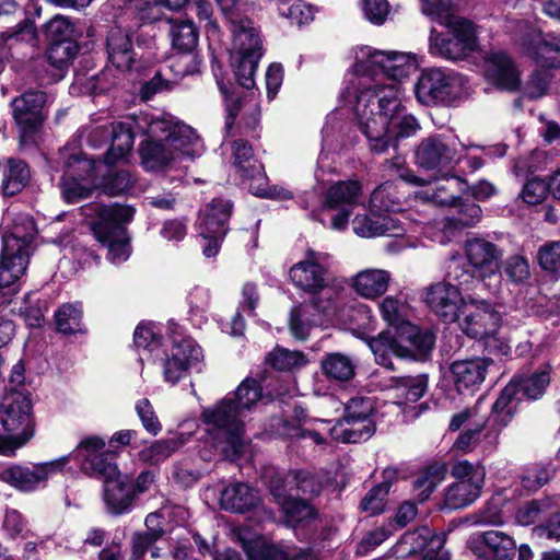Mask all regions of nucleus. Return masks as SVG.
Returning a JSON list of instances; mask_svg holds the SVG:
<instances>
[{"instance_id":"de8ad7c7","label":"nucleus","mask_w":560,"mask_h":560,"mask_svg":"<svg viewBox=\"0 0 560 560\" xmlns=\"http://www.w3.org/2000/svg\"><path fill=\"white\" fill-rule=\"evenodd\" d=\"M30 178V170L26 164L16 159H9L3 173L2 190L4 195L14 196L21 191Z\"/></svg>"},{"instance_id":"338daca9","label":"nucleus","mask_w":560,"mask_h":560,"mask_svg":"<svg viewBox=\"0 0 560 560\" xmlns=\"http://www.w3.org/2000/svg\"><path fill=\"white\" fill-rule=\"evenodd\" d=\"M135 178L125 170L118 171L107 177L103 184V191L108 196H119L133 188Z\"/></svg>"},{"instance_id":"ddd939ff","label":"nucleus","mask_w":560,"mask_h":560,"mask_svg":"<svg viewBox=\"0 0 560 560\" xmlns=\"http://www.w3.org/2000/svg\"><path fill=\"white\" fill-rule=\"evenodd\" d=\"M329 267L328 254L308 249L305 258L291 267L289 275L298 288L317 293L328 283Z\"/></svg>"},{"instance_id":"393cba45","label":"nucleus","mask_w":560,"mask_h":560,"mask_svg":"<svg viewBox=\"0 0 560 560\" xmlns=\"http://www.w3.org/2000/svg\"><path fill=\"white\" fill-rule=\"evenodd\" d=\"M398 351L402 359H425L432 351L435 337L430 330H421L412 324L398 328Z\"/></svg>"},{"instance_id":"ea45409f","label":"nucleus","mask_w":560,"mask_h":560,"mask_svg":"<svg viewBox=\"0 0 560 560\" xmlns=\"http://www.w3.org/2000/svg\"><path fill=\"white\" fill-rule=\"evenodd\" d=\"M353 231L361 237H375L382 235H397L392 218L387 215H357L353 219Z\"/></svg>"},{"instance_id":"bf43d9fd","label":"nucleus","mask_w":560,"mask_h":560,"mask_svg":"<svg viewBox=\"0 0 560 560\" xmlns=\"http://www.w3.org/2000/svg\"><path fill=\"white\" fill-rule=\"evenodd\" d=\"M269 364L279 371H291L306 364L305 355L300 351L276 348L267 357Z\"/></svg>"},{"instance_id":"9d476101","label":"nucleus","mask_w":560,"mask_h":560,"mask_svg":"<svg viewBox=\"0 0 560 560\" xmlns=\"http://www.w3.org/2000/svg\"><path fill=\"white\" fill-rule=\"evenodd\" d=\"M30 236H21L18 229L2 236L0 257V288H8L25 272L30 260Z\"/></svg>"},{"instance_id":"c756f323","label":"nucleus","mask_w":560,"mask_h":560,"mask_svg":"<svg viewBox=\"0 0 560 560\" xmlns=\"http://www.w3.org/2000/svg\"><path fill=\"white\" fill-rule=\"evenodd\" d=\"M231 158L237 173L250 180H264V167L254 155L252 145L243 140H235L230 145Z\"/></svg>"},{"instance_id":"864d4df0","label":"nucleus","mask_w":560,"mask_h":560,"mask_svg":"<svg viewBox=\"0 0 560 560\" xmlns=\"http://www.w3.org/2000/svg\"><path fill=\"white\" fill-rule=\"evenodd\" d=\"M262 54L249 56L231 55L232 67L234 68L235 78L240 85L249 90L255 86V72Z\"/></svg>"},{"instance_id":"1a4fd4ad","label":"nucleus","mask_w":560,"mask_h":560,"mask_svg":"<svg viewBox=\"0 0 560 560\" xmlns=\"http://www.w3.org/2000/svg\"><path fill=\"white\" fill-rule=\"evenodd\" d=\"M458 140L443 135L429 136L422 139L415 149V163L427 171L444 170L462 159Z\"/></svg>"},{"instance_id":"bb28decb","label":"nucleus","mask_w":560,"mask_h":560,"mask_svg":"<svg viewBox=\"0 0 560 560\" xmlns=\"http://www.w3.org/2000/svg\"><path fill=\"white\" fill-rule=\"evenodd\" d=\"M392 275L388 270L368 268L353 277L352 288L360 296L375 300L386 293Z\"/></svg>"},{"instance_id":"79ce46f5","label":"nucleus","mask_w":560,"mask_h":560,"mask_svg":"<svg viewBox=\"0 0 560 560\" xmlns=\"http://www.w3.org/2000/svg\"><path fill=\"white\" fill-rule=\"evenodd\" d=\"M112 143L105 155V163L113 165L124 160L131 151L133 145V133L129 126L122 122L113 124L110 127Z\"/></svg>"},{"instance_id":"b1692460","label":"nucleus","mask_w":560,"mask_h":560,"mask_svg":"<svg viewBox=\"0 0 560 560\" xmlns=\"http://www.w3.org/2000/svg\"><path fill=\"white\" fill-rule=\"evenodd\" d=\"M515 549L514 540L500 530L483 532L471 542L472 552L487 560H513Z\"/></svg>"},{"instance_id":"37998d69","label":"nucleus","mask_w":560,"mask_h":560,"mask_svg":"<svg viewBox=\"0 0 560 560\" xmlns=\"http://www.w3.org/2000/svg\"><path fill=\"white\" fill-rule=\"evenodd\" d=\"M518 384L513 378L502 390L492 406V420L505 427L512 419L517 408Z\"/></svg>"},{"instance_id":"f3484780","label":"nucleus","mask_w":560,"mask_h":560,"mask_svg":"<svg viewBox=\"0 0 560 560\" xmlns=\"http://www.w3.org/2000/svg\"><path fill=\"white\" fill-rule=\"evenodd\" d=\"M201 348L191 338L174 339L173 346L163 361L164 380L176 384L186 376L187 371L199 363Z\"/></svg>"},{"instance_id":"09e8293b","label":"nucleus","mask_w":560,"mask_h":560,"mask_svg":"<svg viewBox=\"0 0 560 560\" xmlns=\"http://www.w3.org/2000/svg\"><path fill=\"white\" fill-rule=\"evenodd\" d=\"M551 366L546 363L539 368L538 371L533 374L516 378L518 384V393L522 390L523 394L529 399L540 398L550 383Z\"/></svg>"},{"instance_id":"774afa93","label":"nucleus","mask_w":560,"mask_h":560,"mask_svg":"<svg viewBox=\"0 0 560 560\" xmlns=\"http://www.w3.org/2000/svg\"><path fill=\"white\" fill-rule=\"evenodd\" d=\"M537 262L546 271L560 270V241L547 242L537 250Z\"/></svg>"},{"instance_id":"4be33fe9","label":"nucleus","mask_w":560,"mask_h":560,"mask_svg":"<svg viewBox=\"0 0 560 560\" xmlns=\"http://www.w3.org/2000/svg\"><path fill=\"white\" fill-rule=\"evenodd\" d=\"M491 360L475 358L457 360L451 365L452 378L459 393H474L483 383Z\"/></svg>"},{"instance_id":"69168bd1","label":"nucleus","mask_w":560,"mask_h":560,"mask_svg":"<svg viewBox=\"0 0 560 560\" xmlns=\"http://www.w3.org/2000/svg\"><path fill=\"white\" fill-rule=\"evenodd\" d=\"M452 10V0H421V12L440 24H445L457 18Z\"/></svg>"},{"instance_id":"f8f14e48","label":"nucleus","mask_w":560,"mask_h":560,"mask_svg":"<svg viewBox=\"0 0 560 560\" xmlns=\"http://www.w3.org/2000/svg\"><path fill=\"white\" fill-rule=\"evenodd\" d=\"M444 535L435 534L428 526L407 532L395 547L398 557L421 553L419 560H450L448 552L443 548Z\"/></svg>"},{"instance_id":"20e7f679","label":"nucleus","mask_w":560,"mask_h":560,"mask_svg":"<svg viewBox=\"0 0 560 560\" xmlns=\"http://www.w3.org/2000/svg\"><path fill=\"white\" fill-rule=\"evenodd\" d=\"M147 136L164 140L174 151L178 161L183 156L195 158L203 149L202 142L196 131L188 125L177 121L171 115H161L147 120Z\"/></svg>"},{"instance_id":"a878e982","label":"nucleus","mask_w":560,"mask_h":560,"mask_svg":"<svg viewBox=\"0 0 560 560\" xmlns=\"http://www.w3.org/2000/svg\"><path fill=\"white\" fill-rule=\"evenodd\" d=\"M232 213V205L222 198H214L200 212L198 231L200 236L224 237L228 222Z\"/></svg>"},{"instance_id":"58836bf2","label":"nucleus","mask_w":560,"mask_h":560,"mask_svg":"<svg viewBox=\"0 0 560 560\" xmlns=\"http://www.w3.org/2000/svg\"><path fill=\"white\" fill-rule=\"evenodd\" d=\"M398 331H383L369 340V347L374 354L375 362L387 370L393 371V357L401 358L398 351Z\"/></svg>"},{"instance_id":"c03bdc74","label":"nucleus","mask_w":560,"mask_h":560,"mask_svg":"<svg viewBox=\"0 0 560 560\" xmlns=\"http://www.w3.org/2000/svg\"><path fill=\"white\" fill-rule=\"evenodd\" d=\"M168 34L172 47L177 50V52L197 49L199 33L191 21L171 20Z\"/></svg>"},{"instance_id":"cd10ccee","label":"nucleus","mask_w":560,"mask_h":560,"mask_svg":"<svg viewBox=\"0 0 560 560\" xmlns=\"http://www.w3.org/2000/svg\"><path fill=\"white\" fill-rule=\"evenodd\" d=\"M334 310L335 303L330 298H327L326 301L315 300L311 304H303L293 308L290 316V329L293 336L300 340H305L308 337L311 327L317 324L316 319L308 317L312 311H318L328 316Z\"/></svg>"},{"instance_id":"5fc2aeb1","label":"nucleus","mask_w":560,"mask_h":560,"mask_svg":"<svg viewBox=\"0 0 560 560\" xmlns=\"http://www.w3.org/2000/svg\"><path fill=\"white\" fill-rule=\"evenodd\" d=\"M261 386L253 378H245L236 388L234 398L235 406L244 416L245 411H249L261 399Z\"/></svg>"},{"instance_id":"4c0bfd02","label":"nucleus","mask_w":560,"mask_h":560,"mask_svg":"<svg viewBox=\"0 0 560 560\" xmlns=\"http://www.w3.org/2000/svg\"><path fill=\"white\" fill-rule=\"evenodd\" d=\"M482 476H476L474 481H456L445 493V505L450 509H462L472 503L480 494Z\"/></svg>"},{"instance_id":"6ab92c4d","label":"nucleus","mask_w":560,"mask_h":560,"mask_svg":"<svg viewBox=\"0 0 560 560\" xmlns=\"http://www.w3.org/2000/svg\"><path fill=\"white\" fill-rule=\"evenodd\" d=\"M67 462L66 458L38 464L32 468L24 466H11L0 470V480L21 491H32L39 482L45 481L49 475L61 469Z\"/></svg>"},{"instance_id":"4468645a","label":"nucleus","mask_w":560,"mask_h":560,"mask_svg":"<svg viewBox=\"0 0 560 560\" xmlns=\"http://www.w3.org/2000/svg\"><path fill=\"white\" fill-rule=\"evenodd\" d=\"M482 73L488 83L499 90L516 91L521 85V72L504 50L490 49L482 56Z\"/></svg>"},{"instance_id":"9b49d317","label":"nucleus","mask_w":560,"mask_h":560,"mask_svg":"<svg viewBox=\"0 0 560 560\" xmlns=\"http://www.w3.org/2000/svg\"><path fill=\"white\" fill-rule=\"evenodd\" d=\"M555 38L542 35L539 28L528 22L517 24L515 40L542 68L560 67V47Z\"/></svg>"},{"instance_id":"a211bd4d","label":"nucleus","mask_w":560,"mask_h":560,"mask_svg":"<svg viewBox=\"0 0 560 560\" xmlns=\"http://www.w3.org/2000/svg\"><path fill=\"white\" fill-rule=\"evenodd\" d=\"M427 306L443 322L454 323L466 304L457 285L441 281L425 290Z\"/></svg>"},{"instance_id":"0eeeda50","label":"nucleus","mask_w":560,"mask_h":560,"mask_svg":"<svg viewBox=\"0 0 560 560\" xmlns=\"http://www.w3.org/2000/svg\"><path fill=\"white\" fill-rule=\"evenodd\" d=\"M96 162L92 159L72 154L66 162V171L60 182L63 199L75 203L91 196L96 183Z\"/></svg>"},{"instance_id":"680f3d73","label":"nucleus","mask_w":560,"mask_h":560,"mask_svg":"<svg viewBox=\"0 0 560 560\" xmlns=\"http://www.w3.org/2000/svg\"><path fill=\"white\" fill-rule=\"evenodd\" d=\"M376 54H385V51L373 50L371 47H361L355 51V61L353 71L359 75H380L383 73V67L376 63L374 56Z\"/></svg>"},{"instance_id":"7ed1b4c3","label":"nucleus","mask_w":560,"mask_h":560,"mask_svg":"<svg viewBox=\"0 0 560 560\" xmlns=\"http://www.w3.org/2000/svg\"><path fill=\"white\" fill-rule=\"evenodd\" d=\"M201 421L215 430V447L230 459L238 458L245 448L243 415L232 398L225 397L203 408Z\"/></svg>"},{"instance_id":"412c9836","label":"nucleus","mask_w":560,"mask_h":560,"mask_svg":"<svg viewBox=\"0 0 560 560\" xmlns=\"http://www.w3.org/2000/svg\"><path fill=\"white\" fill-rule=\"evenodd\" d=\"M47 96L42 91H28L12 102L13 116L24 133L35 131L44 121Z\"/></svg>"},{"instance_id":"052dcab7","label":"nucleus","mask_w":560,"mask_h":560,"mask_svg":"<svg viewBox=\"0 0 560 560\" xmlns=\"http://www.w3.org/2000/svg\"><path fill=\"white\" fill-rule=\"evenodd\" d=\"M380 310L383 318L395 327V330H398L405 324H410L406 320V304L395 296L385 298L380 304Z\"/></svg>"},{"instance_id":"dca6fc26","label":"nucleus","mask_w":560,"mask_h":560,"mask_svg":"<svg viewBox=\"0 0 560 560\" xmlns=\"http://www.w3.org/2000/svg\"><path fill=\"white\" fill-rule=\"evenodd\" d=\"M462 313L463 318L459 322V327L470 338L480 339L498 331L500 327V313L485 300L466 302Z\"/></svg>"},{"instance_id":"6e6552de","label":"nucleus","mask_w":560,"mask_h":560,"mask_svg":"<svg viewBox=\"0 0 560 560\" xmlns=\"http://www.w3.org/2000/svg\"><path fill=\"white\" fill-rule=\"evenodd\" d=\"M463 78L438 68L423 71L415 88L416 96L422 104H450L460 94Z\"/></svg>"},{"instance_id":"3c124183","label":"nucleus","mask_w":560,"mask_h":560,"mask_svg":"<svg viewBox=\"0 0 560 560\" xmlns=\"http://www.w3.org/2000/svg\"><path fill=\"white\" fill-rule=\"evenodd\" d=\"M395 476V470L386 469L384 471V481L373 487L361 501L362 511L370 515L382 513L384 510L385 498L390 488V479Z\"/></svg>"},{"instance_id":"5701e85b","label":"nucleus","mask_w":560,"mask_h":560,"mask_svg":"<svg viewBox=\"0 0 560 560\" xmlns=\"http://www.w3.org/2000/svg\"><path fill=\"white\" fill-rule=\"evenodd\" d=\"M135 209L127 205H108L98 208V221L93 231L97 240H107L112 236H122L126 233L125 224L133 218Z\"/></svg>"},{"instance_id":"0e129e2a","label":"nucleus","mask_w":560,"mask_h":560,"mask_svg":"<svg viewBox=\"0 0 560 560\" xmlns=\"http://www.w3.org/2000/svg\"><path fill=\"white\" fill-rule=\"evenodd\" d=\"M57 329L62 334H74L80 330L82 310L72 304H65L55 314Z\"/></svg>"},{"instance_id":"a18cd8bd","label":"nucleus","mask_w":560,"mask_h":560,"mask_svg":"<svg viewBox=\"0 0 560 560\" xmlns=\"http://www.w3.org/2000/svg\"><path fill=\"white\" fill-rule=\"evenodd\" d=\"M81 467L84 472L102 479L104 483L120 475L117 465L113 462V454L105 452L86 454L82 459Z\"/></svg>"},{"instance_id":"e433bc0d","label":"nucleus","mask_w":560,"mask_h":560,"mask_svg":"<svg viewBox=\"0 0 560 560\" xmlns=\"http://www.w3.org/2000/svg\"><path fill=\"white\" fill-rule=\"evenodd\" d=\"M271 492L281 505L285 523L289 526H296L315 517V511L308 502L296 498H284L278 488L271 483Z\"/></svg>"},{"instance_id":"6e6d98bb","label":"nucleus","mask_w":560,"mask_h":560,"mask_svg":"<svg viewBox=\"0 0 560 560\" xmlns=\"http://www.w3.org/2000/svg\"><path fill=\"white\" fill-rule=\"evenodd\" d=\"M78 54V46L70 39L54 40L46 52L49 65L63 69Z\"/></svg>"},{"instance_id":"f03ea898","label":"nucleus","mask_w":560,"mask_h":560,"mask_svg":"<svg viewBox=\"0 0 560 560\" xmlns=\"http://www.w3.org/2000/svg\"><path fill=\"white\" fill-rule=\"evenodd\" d=\"M468 266L454 259L448 266V277L460 287H469L478 278L487 285L494 278L501 281L500 266L503 249L485 238L467 240L464 246Z\"/></svg>"},{"instance_id":"49530a36","label":"nucleus","mask_w":560,"mask_h":560,"mask_svg":"<svg viewBox=\"0 0 560 560\" xmlns=\"http://www.w3.org/2000/svg\"><path fill=\"white\" fill-rule=\"evenodd\" d=\"M320 368L326 377L338 382L350 381L355 373L351 358L339 352L326 354L322 360Z\"/></svg>"},{"instance_id":"f257e3e1","label":"nucleus","mask_w":560,"mask_h":560,"mask_svg":"<svg viewBox=\"0 0 560 560\" xmlns=\"http://www.w3.org/2000/svg\"><path fill=\"white\" fill-rule=\"evenodd\" d=\"M354 114L360 130L376 154L387 151L395 138L413 136L420 128L401 104L399 86L393 83L377 91L361 89L355 97Z\"/></svg>"},{"instance_id":"e2e57ef3","label":"nucleus","mask_w":560,"mask_h":560,"mask_svg":"<svg viewBox=\"0 0 560 560\" xmlns=\"http://www.w3.org/2000/svg\"><path fill=\"white\" fill-rule=\"evenodd\" d=\"M553 474L550 465L534 464L524 470L521 482L525 489L536 491L549 482Z\"/></svg>"},{"instance_id":"c85d7f7f","label":"nucleus","mask_w":560,"mask_h":560,"mask_svg":"<svg viewBox=\"0 0 560 560\" xmlns=\"http://www.w3.org/2000/svg\"><path fill=\"white\" fill-rule=\"evenodd\" d=\"M141 165L145 171L156 172L172 166L177 160L174 151L164 140L154 139L148 136L139 147Z\"/></svg>"},{"instance_id":"2f4dec72","label":"nucleus","mask_w":560,"mask_h":560,"mask_svg":"<svg viewBox=\"0 0 560 560\" xmlns=\"http://www.w3.org/2000/svg\"><path fill=\"white\" fill-rule=\"evenodd\" d=\"M374 60L376 63L382 65L383 73L390 82L388 84H376L374 86H365L364 89H371L373 91H377L383 86H388L393 83H398L399 79L408 77L411 71L415 69V63L411 58L405 54L389 51L385 54H376L374 56ZM400 88V85H398Z\"/></svg>"},{"instance_id":"aec40b11","label":"nucleus","mask_w":560,"mask_h":560,"mask_svg":"<svg viewBox=\"0 0 560 560\" xmlns=\"http://www.w3.org/2000/svg\"><path fill=\"white\" fill-rule=\"evenodd\" d=\"M238 0L228 12H223L231 23V55L249 56L261 52V40L254 23L241 18L237 12Z\"/></svg>"},{"instance_id":"c9c22d12","label":"nucleus","mask_w":560,"mask_h":560,"mask_svg":"<svg viewBox=\"0 0 560 560\" xmlns=\"http://www.w3.org/2000/svg\"><path fill=\"white\" fill-rule=\"evenodd\" d=\"M37 39V28L33 21L24 20L13 31L0 35V71L2 62L8 60L12 54L11 49L16 44L34 45Z\"/></svg>"},{"instance_id":"2eb2a0df","label":"nucleus","mask_w":560,"mask_h":560,"mask_svg":"<svg viewBox=\"0 0 560 560\" xmlns=\"http://www.w3.org/2000/svg\"><path fill=\"white\" fill-rule=\"evenodd\" d=\"M202 58L197 49L191 51H178L170 63L160 70L151 81L145 85V91L156 93L173 89L186 75H192L200 72Z\"/></svg>"},{"instance_id":"13d9d810","label":"nucleus","mask_w":560,"mask_h":560,"mask_svg":"<svg viewBox=\"0 0 560 560\" xmlns=\"http://www.w3.org/2000/svg\"><path fill=\"white\" fill-rule=\"evenodd\" d=\"M225 107L228 112L225 120L226 130H231L232 126L234 125L236 116L238 115L240 110L243 107H246L249 113V120L246 121V126L249 129H254L258 124L259 109L258 104L256 102L247 101L246 103H244V101L240 97H226Z\"/></svg>"},{"instance_id":"8fccbe9b","label":"nucleus","mask_w":560,"mask_h":560,"mask_svg":"<svg viewBox=\"0 0 560 560\" xmlns=\"http://www.w3.org/2000/svg\"><path fill=\"white\" fill-rule=\"evenodd\" d=\"M500 275L501 278L505 277L506 280L513 284L518 285L526 283L530 278L529 261L523 255H511L505 260L502 259Z\"/></svg>"},{"instance_id":"a19ab883","label":"nucleus","mask_w":560,"mask_h":560,"mask_svg":"<svg viewBox=\"0 0 560 560\" xmlns=\"http://www.w3.org/2000/svg\"><path fill=\"white\" fill-rule=\"evenodd\" d=\"M362 188L358 180L338 182L326 191L325 206L330 209L358 205Z\"/></svg>"},{"instance_id":"4d7b16f0","label":"nucleus","mask_w":560,"mask_h":560,"mask_svg":"<svg viewBox=\"0 0 560 560\" xmlns=\"http://www.w3.org/2000/svg\"><path fill=\"white\" fill-rule=\"evenodd\" d=\"M243 548L248 560H288L280 548L260 538L243 541Z\"/></svg>"},{"instance_id":"603ef678","label":"nucleus","mask_w":560,"mask_h":560,"mask_svg":"<svg viewBox=\"0 0 560 560\" xmlns=\"http://www.w3.org/2000/svg\"><path fill=\"white\" fill-rule=\"evenodd\" d=\"M185 443L183 436H174L155 441L149 447L141 451V458L150 464H159L172 456Z\"/></svg>"},{"instance_id":"f704fd0d","label":"nucleus","mask_w":560,"mask_h":560,"mask_svg":"<svg viewBox=\"0 0 560 560\" xmlns=\"http://www.w3.org/2000/svg\"><path fill=\"white\" fill-rule=\"evenodd\" d=\"M374 431L372 419H342L330 429V435L342 443H358L370 439Z\"/></svg>"},{"instance_id":"39448f33","label":"nucleus","mask_w":560,"mask_h":560,"mask_svg":"<svg viewBox=\"0 0 560 560\" xmlns=\"http://www.w3.org/2000/svg\"><path fill=\"white\" fill-rule=\"evenodd\" d=\"M447 34H430V52L447 60H462L477 48V34L475 25L463 18H456L444 24Z\"/></svg>"},{"instance_id":"7c9ffc66","label":"nucleus","mask_w":560,"mask_h":560,"mask_svg":"<svg viewBox=\"0 0 560 560\" xmlns=\"http://www.w3.org/2000/svg\"><path fill=\"white\" fill-rule=\"evenodd\" d=\"M259 502L256 490L245 482H233L221 491L220 505L222 509L235 513H244Z\"/></svg>"},{"instance_id":"473e14b6","label":"nucleus","mask_w":560,"mask_h":560,"mask_svg":"<svg viewBox=\"0 0 560 560\" xmlns=\"http://www.w3.org/2000/svg\"><path fill=\"white\" fill-rule=\"evenodd\" d=\"M133 485L128 476L115 477L104 483V500L114 514H121L133 501Z\"/></svg>"},{"instance_id":"423d86ee","label":"nucleus","mask_w":560,"mask_h":560,"mask_svg":"<svg viewBox=\"0 0 560 560\" xmlns=\"http://www.w3.org/2000/svg\"><path fill=\"white\" fill-rule=\"evenodd\" d=\"M30 394L22 390L8 393L0 408L3 429L13 438L14 446L25 445L35 433V420Z\"/></svg>"},{"instance_id":"72a5a7b5","label":"nucleus","mask_w":560,"mask_h":560,"mask_svg":"<svg viewBox=\"0 0 560 560\" xmlns=\"http://www.w3.org/2000/svg\"><path fill=\"white\" fill-rule=\"evenodd\" d=\"M107 52L109 61L117 69H130L135 61L130 35L120 28H113L107 37Z\"/></svg>"}]
</instances>
